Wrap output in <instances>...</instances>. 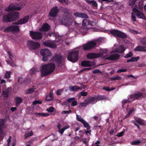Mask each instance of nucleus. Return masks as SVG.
Here are the masks:
<instances>
[{"mask_svg":"<svg viewBox=\"0 0 146 146\" xmlns=\"http://www.w3.org/2000/svg\"><path fill=\"white\" fill-rule=\"evenodd\" d=\"M86 2L89 4L92 3L93 5L95 7H98V4L96 1L94 0L90 1L89 0H85Z\"/></svg>","mask_w":146,"mask_h":146,"instance_id":"obj_28","label":"nucleus"},{"mask_svg":"<svg viewBox=\"0 0 146 146\" xmlns=\"http://www.w3.org/2000/svg\"><path fill=\"white\" fill-rule=\"evenodd\" d=\"M102 55L101 54L90 53L86 55L87 58L89 59H92L101 57Z\"/></svg>","mask_w":146,"mask_h":146,"instance_id":"obj_18","label":"nucleus"},{"mask_svg":"<svg viewBox=\"0 0 146 146\" xmlns=\"http://www.w3.org/2000/svg\"><path fill=\"white\" fill-rule=\"evenodd\" d=\"M64 131V129H63L62 128L61 129H60V130H58V131L60 133L61 135H62L63 134Z\"/></svg>","mask_w":146,"mask_h":146,"instance_id":"obj_63","label":"nucleus"},{"mask_svg":"<svg viewBox=\"0 0 146 146\" xmlns=\"http://www.w3.org/2000/svg\"><path fill=\"white\" fill-rule=\"evenodd\" d=\"M54 98L52 92H50L49 95L46 96V100L47 101L51 100Z\"/></svg>","mask_w":146,"mask_h":146,"instance_id":"obj_27","label":"nucleus"},{"mask_svg":"<svg viewBox=\"0 0 146 146\" xmlns=\"http://www.w3.org/2000/svg\"><path fill=\"white\" fill-rule=\"evenodd\" d=\"M135 51H145L146 52V47L142 46H138L134 49Z\"/></svg>","mask_w":146,"mask_h":146,"instance_id":"obj_23","label":"nucleus"},{"mask_svg":"<svg viewBox=\"0 0 146 146\" xmlns=\"http://www.w3.org/2000/svg\"><path fill=\"white\" fill-rule=\"evenodd\" d=\"M120 55L118 54H113L105 58V59L110 60H117L120 58Z\"/></svg>","mask_w":146,"mask_h":146,"instance_id":"obj_14","label":"nucleus"},{"mask_svg":"<svg viewBox=\"0 0 146 146\" xmlns=\"http://www.w3.org/2000/svg\"><path fill=\"white\" fill-rule=\"evenodd\" d=\"M89 20L86 19H83L82 21V25L83 26H86L88 23Z\"/></svg>","mask_w":146,"mask_h":146,"instance_id":"obj_37","label":"nucleus"},{"mask_svg":"<svg viewBox=\"0 0 146 146\" xmlns=\"http://www.w3.org/2000/svg\"><path fill=\"white\" fill-rule=\"evenodd\" d=\"M59 11L58 7L55 6L51 9L49 15L51 17H55L57 16Z\"/></svg>","mask_w":146,"mask_h":146,"instance_id":"obj_13","label":"nucleus"},{"mask_svg":"<svg viewBox=\"0 0 146 146\" xmlns=\"http://www.w3.org/2000/svg\"><path fill=\"white\" fill-rule=\"evenodd\" d=\"M42 102L41 101L38 100H35L33 102V105H35L37 104H41Z\"/></svg>","mask_w":146,"mask_h":146,"instance_id":"obj_49","label":"nucleus"},{"mask_svg":"<svg viewBox=\"0 0 146 146\" xmlns=\"http://www.w3.org/2000/svg\"><path fill=\"white\" fill-rule=\"evenodd\" d=\"M75 100V98H68L67 100V101L68 102L72 103Z\"/></svg>","mask_w":146,"mask_h":146,"instance_id":"obj_44","label":"nucleus"},{"mask_svg":"<svg viewBox=\"0 0 146 146\" xmlns=\"http://www.w3.org/2000/svg\"><path fill=\"white\" fill-rule=\"evenodd\" d=\"M135 111V109L133 108L131 109H130L129 110V112L128 113V114L129 115H130L131 114V113L134 111Z\"/></svg>","mask_w":146,"mask_h":146,"instance_id":"obj_57","label":"nucleus"},{"mask_svg":"<svg viewBox=\"0 0 146 146\" xmlns=\"http://www.w3.org/2000/svg\"><path fill=\"white\" fill-rule=\"evenodd\" d=\"M40 52L43 56L42 60L44 61H47L48 57L51 56L52 54L50 51L49 50L46 49H41Z\"/></svg>","mask_w":146,"mask_h":146,"instance_id":"obj_8","label":"nucleus"},{"mask_svg":"<svg viewBox=\"0 0 146 146\" xmlns=\"http://www.w3.org/2000/svg\"><path fill=\"white\" fill-rule=\"evenodd\" d=\"M58 1L60 3H65L66 5H67L68 3L66 2V0H58Z\"/></svg>","mask_w":146,"mask_h":146,"instance_id":"obj_55","label":"nucleus"},{"mask_svg":"<svg viewBox=\"0 0 146 146\" xmlns=\"http://www.w3.org/2000/svg\"><path fill=\"white\" fill-rule=\"evenodd\" d=\"M50 29L49 25L46 23H44L42 27V30L43 31H48Z\"/></svg>","mask_w":146,"mask_h":146,"instance_id":"obj_26","label":"nucleus"},{"mask_svg":"<svg viewBox=\"0 0 146 146\" xmlns=\"http://www.w3.org/2000/svg\"><path fill=\"white\" fill-rule=\"evenodd\" d=\"M136 2V1L135 0H130L129 2V5L130 6L133 5Z\"/></svg>","mask_w":146,"mask_h":146,"instance_id":"obj_41","label":"nucleus"},{"mask_svg":"<svg viewBox=\"0 0 146 146\" xmlns=\"http://www.w3.org/2000/svg\"><path fill=\"white\" fill-rule=\"evenodd\" d=\"M19 14L18 12H11L4 14L2 21L3 23H9L15 21L18 18Z\"/></svg>","mask_w":146,"mask_h":146,"instance_id":"obj_1","label":"nucleus"},{"mask_svg":"<svg viewBox=\"0 0 146 146\" xmlns=\"http://www.w3.org/2000/svg\"><path fill=\"white\" fill-rule=\"evenodd\" d=\"M35 114L37 116L39 115V116H41L43 117H46L49 115V114L48 113H36Z\"/></svg>","mask_w":146,"mask_h":146,"instance_id":"obj_30","label":"nucleus"},{"mask_svg":"<svg viewBox=\"0 0 146 146\" xmlns=\"http://www.w3.org/2000/svg\"><path fill=\"white\" fill-rule=\"evenodd\" d=\"M72 112V111L71 110H69V111H63L62 112V114H69V113Z\"/></svg>","mask_w":146,"mask_h":146,"instance_id":"obj_51","label":"nucleus"},{"mask_svg":"<svg viewBox=\"0 0 146 146\" xmlns=\"http://www.w3.org/2000/svg\"><path fill=\"white\" fill-rule=\"evenodd\" d=\"M82 123L83 124L84 127L87 128L88 130H90V129L91 127L89 125L85 120H84Z\"/></svg>","mask_w":146,"mask_h":146,"instance_id":"obj_31","label":"nucleus"},{"mask_svg":"<svg viewBox=\"0 0 146 146\" xmlns=\"http://www.w3.org/2000/svg\"><path fill=\"white\" fill-rule=\"evenodd\" d=\"M143 97V94L140 92H138L133 94L131 95L128 100H124L122 101V107L124 108L125 104L130 103L135 100H139V98Z\"/></svg>","mask_w":146,"mask_h":146,"instance_id":"obj_3","label":"nucleus"},{"mask_svg":"<svg viewBox=\"0 0 146 146\" xmlns=\"http://www.w3.org/2000/svg\"><path fill=\"white\" fill-rule=\"evenodd\" d=\"M106 97L104 96L98 95L94 97H90L85 100L84 102L88 104H94L97 102L105 99Z\"/></svg>","mask_w":146,"mask_h":146,"instance_id":"obj_4","label":"nucleus"},{"mask_svg":"<svg viewBox=\"0 0 146 146\" xmlns=\"http://www.w3.org/2000/svg\"><path fill=\"white\" fill-rule=\"evenodd\" d=\"M34 92V90L33 88H29L28 89L27 93L29 94H31Z\"/></svg>","mask_w":146,"mask_h":146,"instance_id":"obj_56","label":"nucleus"},{"mask_svg":"<svg viewBox=\"0 0 146 146\" xmlns=\"http://www.w3.org/2000/svg\"><path fill=\"white\" fill-rule=\"evenodd\" d=\"M133 55L132 52L131 51L129 52L127 54L125 55L124 56V57L125 58H127L131 57V58L130 59H128L127 60V62L137 61L140 58L139 56H138L137 57H132Z\"/></svg>","mask_w":146,"mask_h":146,"instance_id":"obj_11","label":"nucleus"},{"mask_svg":"<svg viewBox=\"0 0 146 146\" xmlns=\"http://www.w3.org/2000/svg\"><path fill=\"white\" fill-rule=\"evenodd\" d=\"M96 45V43L94 41H89L84 44L82 46L85 51L89 50L94 48Z\"/></svg>","mask_w":146,"mask_h":146,"instance_id":"obj_9","label":"nucleus"},{"mask_svg":"<svg viewBox=\"0 0 146 146\" xmlns=\"http://www.w3.org/2000/svg\"><path fill=\"white\" fill-rule=\"evenodd\" d=\"M15 102L17 106H19L23 102L21 97L17 96L15 98Z\"/></svg>","mask_w":146,"mask_h":146,"instance_id":"obj_24","label":"nucleus"},{"mask_svg":"<svg viewBox=\"0 0 146 146\" xmlns=\"http://www.w3.org/2000/svg\"><path fill=\"white\" fill-rule=\"evenodd\" d=\"M30 35L33 39L39 40L41 39L42 37L41 33L39 32H34L33 31H30Z\"/></svg>","mask_w":146,"mask_h":146,"instance_id":"obj_12","label":"nucleus"},{"mask_svg":"<svg viewBox=\"0 0 146 146\" xmlns=\"http://www.w3.org/2000/svg\"><path fill=\"white\" fill-rule=\"evenodd\" d=\"M21 9V7H17L15 5L12 6L9 5L8 7L5 9V11L9 12L13 10H20Z\"/></svg>","mask_w":146,"mask_h":146,"instance_id":"obj_19","label":"nucleus"},{"mask_svg":"<svg viewBox=\"0 0 146 146\" xmlns=\"http://www.w3.org/2000/svg\"><path fill=\"white\" fill-rule=\"evenodd\" d=\"M121 78V77L118 75H116L115 76L112 77L111 78V80H120Z\"/></svg>","mask_w":146,"mask_h":146,"instance_id":"obj_34","label":"nucleus"},{"mask_svg":"<svg viewBox=\"0 0 146 146\" xmlns=\"http://www.w3.org/2000/svg\"><path fill=\"white\" fill-rule=\"evenodd\" d=\"M95 64V63L93 61H83L81 63V65L83 67H91Z\"/></svg>","mask_w":146,"mask_h":146,"instance_id":"obj_16","label":"nucleus"},{"mask_svg":"<svg viewBox=\"0 0 146 146\" xmlns=\"http://www.w3.org/2000/svg\"><path fill=\"white\" fill-rule=\"evenodd\" d=\"M132 11L136 13V15L137 14L139 13V11H140L136 9V8H133L132 9Z\"/></svg>","mask_w":146,"mask_h":146,"instance_id":"obj_58","label":"nucleus"},{"mask_svg":"<svg viewBox=\"0 0 146 146\" xmlns=\"http://www.w3.org/2000/svg\"><path fill=\"white\" fill-rule=\"evenodd\" d=\"M7 62L8 64H10L11 66H15L14 62L13 61L9 60L7 61Z\"/></svg>","mask_w":146,"mask_h":146,"instance_id":"obj_40","label":"nucleus"},{"mask_svg":"<svg viewBox=\"0 0 146 146\" xmlns=\"http://www.w3.org/2000/svg\"><path fill=\"white\" fill-rule=\"evenodd\" d=\"M9 92V90L7 89L5 91L3 92V95L5 98H7L8 97Z\"/></svg>","mask_w":146,"mask_h":146,"instance_id":"obj_32","label":"nucleus"},{"mask_svg":"<svg viewBox=\"0 0 146 146\" xmlns=\"http://www.w3.org/2000/svg\"><path fill=\"white\" fill-rule=\"evenodd\" d=\"M88 104H87L86 102H84L83 103H80L79 105V107H86V105Z\"/></svg>","mask_w":146,"mask_h":146,"instance_id":"obj_50","label":"nucleus"},{"mask_svg":"<svg viewBox=\"0 0 146 146\" xmlns=\"http://www.w3.org/2000/svg\"><path fill=\"white\" fill-rule=\"evenodd\" d=\"M77 103L76 101L74 100V101L71 104V106H75L77 105Z\"/></svg>","mask_w":146,"mask_h":146,"instance_id":"obj_59","label":"nucleus"},{"mask_svg":"<svg viewBox=\"0 0 146 146\" xmlns=\"http://www.w3.org/2000/svg\"><path fill=\"white\" fill-rule=\"evenodd\" d=\"M47 111L49 112H52L54 111V108L52 107H50L48 109H47Z\"/></svg>","mask_w":146,"mask_h":146,"instance_id":"obj_48","label":"nucleus"},{"mask_svg":"<svg viewBox=\"0 0 146 146\" xmlns=\"http://www.w3.org/2000/svg\"><path fill=\"white\" fill-rule=\"evenodd\" d=\"M35 72V68H32L30 70V73L31 74H34Z\"/></svg>","mask_w":146,"mask_h":146,"instance_id":"obj_60","label":"nucleus"},{"mask_svg":"<svg viewBox=\"0 0 146 146\" xmlns=\"http://www.w3.org/2000/svg\"><path fill=\"white\" fill-rule=\"evenodd\" d=\"M19 27L17 25H12L7 27L4 29L5 32H15L19 31Z\"/></svg>","mask_w":146,"mask_h":146,"instance_id":"obj_10","label":"nucleus"},{"mask_svg":"<svg viewBox=\"0 0 146 146\" xmlns=\"http://www.w3.org/2000/svg\"><path fill=\"white\" fill-rule=\"evenodd\" d=\"M8 54L9 56V57L11 59L12 57H13V56L12 54V53H11V52L9 51H8Z\"/></svg>","mask_w":146,"mask_h":146,"instance_id":"obj_64","label":"nucleus"},{"mask_svg":"<svg viewBox=\"0 0 146 146\" xmlns=\"http://www.w3.org/2000/svg\"><path fill=\"white\" fill-rule=\"evenodd\" d=\"M125 50V47L123 46H121L117 49L115 52L120 54H122L124 52Z\"/></svg>","mask_w":146,"mask_h":146,"instance_id":"obj_22","label":"nucleus"},{"mask_svg":"<svg viewBox=\"0 0 146 146\" xmlns=\"http://www.w3.org/2000/svg\"><path fill=\"white\" fill-rule=\"evenodd\" d=\"M40 43L38 42H34L32 40H29L27 42V46L31 50H36L40 47Z\"/></svg>","mask_w":146,"mask_h":146,"instance_id":"obj_7","label":"nucleus"},{"mask_svg":"<svg viewBox=\"0 0 146 146\" xmlns=\"http://www.w3.org/2000/svg\"><path fill=\"white\" fill-rule=\"evenodd\" d=\"M55 65L52 63H50L43 65L41 70V76H44L48 75L55 70Z\"/></svg>","mask_w":146,"mask_h":146,"instance_id":"obj_2","label":"nucleus"},{"mask_svg":"<svg viewBox=\"0 0 146 146\" xmlns=\"http://www.w3.org/2000/svg\"><path fill=\"white\" fill-rule=\"evenodd\" d=\"M108 50L107 49H103L102 50V53H101L102 54V55L104 54H106Z\"/></svg>","mask_w":146,"mask_h":146,"instance_id":"obj_61","label":"nucleus"},{"mask_svg":"<svg viewBox=\"0 0 146 146\" xmlns=\"http://www.w3.org/2000/svg\"><path fill=\"white\" fill-rule=\"evenodd\" d=\"M141 142L139 140L135 141H133L132 143L131 144L133 145H137Z\"/></svg>","mask_w":146,"mask_h":146,"instance_id":"obj_42","label":"nucleus"},{"mask_svg":"<svg viewBox=\"0 0 146 146\" xmlns=\"http://www.w3.org/2000/svg\"><path fill=\"white\" fill-rule=\"evenodd\" d=\"M79 51H75L70 52L67 57V59L72 62H75L78 60Z\"/></svg>","mask_w":146,"mask_h":146,"instance_id":"obj_5","label":"nucleus"},{"mask_svg":"<svg viewBox=\"0 0 146 146\" xmlns=\"http://www.w3.org/2000/svg\"><path fill=\"white\" fill-rule=\"evenodd\" d=\"M137 17L139 18L142 19H143L146 20V17L144 14L140 11H139V13L136 15Z\"/></svg>","mask_w":146,"mask_h":146,"instance_id":"obj_25","label":"nucleus"},{"mask_svg":"<svg viewBox=\"0 0 146 146\" xmlns=\"http://www.w3.org/2000/svg\"><path fill=\"white\" fill-rule=\"evenodd\" d=\"M124 131H121L116 136L118 137H121L123 136L124 134Z\"/></svg>","mask_w":146,"mask_h":146,"instance_id":"obj_53","label":"nucleus"},{"mask_svg":"<svg viewBox=\"0 0 146 146\" xmlns=\"http://www.w3.org/2000/svg\"><path fill=\"white\" fill-rule=\"evenodd\" d=\"M50 42L49 41H45L43 42V44L46 46L49 47Z\"/></svg>","mask_w":146,"mask_h":146,"instance_id":"obj_39","label":"nucleus"},{"mask_svg":"<svg viewBox=\"0 0 146 146\" xmlns=\"http://www.w3.org/2000/svg\"><path fill=\"white\" fill-rule=\"evenodd\" d=\"M131 18L132 20L135 22L136 21V17L135 16V15L133 12H132L131 13Z\"/></svg>","mask_w":146,"mask_h":146,"instance_id":"obj_43","label":"nucleus"},{"mask_svg":"<svg viewBox=\"0 0 146 146\" xmlns=\"http://www.w3.org/2000/svg\"><path fill=\"white\" fill-rule=\"evenodd\" d=\"M92 72L94 74L99 73L100 74H102V73L101 71L98 69H96L94 70Z\"/></svg>","mask_w":146,"mask_h":146,"instance_id":"obj_45","label":"nucleus"},{"mask_svg":"<svg viewBox=\"0 0 146 146\" xmlns=\"http://www.w3.org/2000/svg\"><path fill=\"white\" fill-rule=\"evenodd\" d=\"M80 96H85L87 95L88 93L86 92H84L83 91L80 92Z\"/></svg>","mask_w":146,"mask_h":146,"instance_id":"obj_47","label":"nucleus"},{"mask_svg":"<svg viewBox=\"0 0 146 146\" xmlns=\"http://www.w3.org/2000/svg\"><path fill=\"white\" fill-rule=\"evenodd\" d=\"M69 89L70 91L76 92L79 90H81L82 88H80L77 86H69Z\"/></svg>","mask_w":146,"mask_h":146,"instance_id":"obj_21","label":"nucleus"},{"mask_svg":"<svg viewBox=\"0 0 146 146\" xmlns=\"http://www.w3.org/2000/svg\"><path fill=\"white\" fill-rule=\"evenodd\" d=\"M29 19V16H27L15 22L14 23H13V24L16 25H19V24H25L28 21Z\"/></svg>","mask_w":146,"mask_h":146,"instance_id":"obj_15","label":"nucleus"},{"mask_svg":"<svg viewBox=\"0 0 146 146\" xmlns=\"http://www.w3.org/2000/svg\"><path fill=\"white\" fill-rule=\"evenodd\" d=\"M127 70L126 69H121L118 70L117 71V73L122 72L126 71Z\"/></svg>","mask_w":146,"mask_h":146,"instance_id":"obj_52","label":"nucleus"},{"mask_svg":"<svg viewBox=\"0 0 146 146\" xmlns=\"http://www.w3.org/2000/svg\"><path fill=\"white\" fill-rule=\"evenodd\" d=\"M33 134V133L32 131L30 132H29L25 134V138H26L29 136H32Z\"/></svg>","mask_w":146,"mask_h":146,"instance_id":"obj_35","label":"nucleus"},{"mask_svg":"<svg viewBox=\"0 0 146 146\" xmlns=\"http://www.w3.org/2000/svg\"><path fill=\"white\" fill-rule=\"evenodd\" d=\"M103 89L108 91H110L111 90H113V89H110L108 87H104L103 88Z\"/></svg>","mask_w":146,"mask_h":146,"instance_id":"obj_54","label":"nucleus"},{"mask_svg":"<svg viewBox=\"0 0 146 146\" xmlns=\"http://www.w3.org/2000/svg\"><path fill=\"white\" fill-rule=\"evenodd\" d=\"M140 40L142 44L146 46V37L141 38Z\"/></svg>","mask_w":146,"mask_h":146,"instance_id":"obj_33","label":"nucleus"},{"mask_svg":"<svg viewBox=\"0 0 146 146\" xmlns=\"http://www.w3.org/2000/svg\"><path fill=\"white\" fill-rule=\"evenodd\" d=\"M110 33L115 37L125 38L127 37L125 33L118 30H113L110 31Z\"/></svg>","mask_w":146,"mask_h":146,"instance_id":"obj_6","label":"nucleus"},{"mask_svg":"<svg viewBox=\"0 0 146 146\" xmlns=\"http://www.w3.org/2000/svg\"><path fill=\"white\" fill-rule=\"evenodd\" d=\"M130 32L134 34H137L138 32L135 31H134L133 30L130 29L129 30Z\"/></svg>","mask_w":146,"mask_h":146,"instance_id":"obj_62","label":"nucleus"},{"mask_svg":"<svg viewBox=\"0 0 146 146\" xmlns=\"http://www.w3.org/2000/svg\"><path fill=\"white\" fill-rule=\"evenodd\" d=\"M11 73L10 72H7L5 74V78H9L10 77Z\"/></svg>","mask_w":146,"mask_h":146,"instance_id":"obj_38","label":"nucleus"},{"mask_svg":"<svg viewBox=\"0 0 146 146\" xmlns=\"http://www.w3.org/2000/svg\"><path fill=\"white\" fill-rule=\"evenodd\" d=\"M4 121L3 120L0 121V134H1L2 132V130L4 128Z\"/></svg>","mask_w":146,"mask_h":146,"instance_id":"obj_29","label":"nucleus"},{"mask_svg":"<svg viewBox=\"0 0 146 146\" xmlns=\"http://www.w3.org/2000/svg\"><path fill=\"white\" fill-rule=\"evenodd\" d=\"M76 119L78 121L82 123L84 120L80 116H78L77 114L76 115Z\"/></svg>","mask_w":146,"mask_h":146,"instance_id":"obj_36","label":"nucleus"},{"mask_svg":"<svg viewBox=\"0 0 146 146\" xmlns=\"http://www.w3.org/2000/svg\"><path fill=\"white\" fill-rule=\"evenodd\" d=\"M56 47V44L52 43L50 42L49 47L52 48H55Z\"/></svg>","mask_w":146,"mask_h":146,"instance_id":"obj_46","label":"nucleus"},{"mask_svg":"<svg viewBox=\"0 0 146 146\" xmlns=\"http://www.w3.org/2000/svg\"><path fill=\"white\" fill-rule=\"evenodd\" d=\"M74 15L76 17H79L84 18L85 19L88 18V16L85 13L80 12H78L75 13Z\"/></svg>","mask_w":146,"mask_h":146,"instance_id":"obj_20","label":"nucleus"},{"mask_svg":"<svg viewBox=\"0 0 146 146\" xmlns=\"http://www.w3.org/2000/svg\"><path fill=\"white\" fill-rule=\"evenodd\" d=\"M62 56L59 54H56L53 57L52 59L55 61L58 65H60L62 64Z\"/></svg>","mask_w":146,"mask_h":146,"instance_id":"obj_17","label":"nucleus"}]
</instances>
